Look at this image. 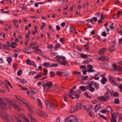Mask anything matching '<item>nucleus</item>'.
<instances>
[{
	"mask_svg": "<svg viewBox=\"0 0 122 122\" xmlns=\"http://www.w3.org/2000/svg\"><path fill=\"white\" fill-rule=\"evenodd\" d=\"M42 77V76L41 74H39L37 75L35 77V79H37L39 78H40Z\"/></svg>",
	"mask_w": 122,
	"mask_h": 122,
	"instance_id": "obj_44",
	"label": "nucleus"
},
{
	"mask_svg": "<svg viewBox=\"0 0 122 122\" xmlns=\"http://www.w3.org/2000/svg\"><path fill=\"white\" fill-rule=\"evenodd\" d=\"M92 60L91 59H88V60L86 61H83L82 63L83 64H87L89 63L90 62L92 61Z\"/></svg>",
	"mask_w": 122,
	"mask_h": 122,
	"instance_id": "obj_21",
	"label": "nucleus"
},
{
	"mask_svg": "<svg viewBox=\"0 0 122 122\" xmlns=\"http://www.w3.org/2000/svg\"><path fill=\"white\" fill-rule=\"evenodd\" d=\"M45 103L46 106V107L47 109L50 110H52L53 108V106L51 103H49L48 104L47 102H48L47 101L45 102Z\"/></svg>",
	"mask_w": 122,
	"mask_h": 122,
	"instance_id": "obj_8",
	"label": "nucleus"
},
{
	"mask_svg": "<svg viewBox=\"0 0 122 122\" xmlns=\"http://www.w3.org/2000/svg\"><path fill=\"white\" fill-rule=\"evenodd\" d=\"M13 21L15 24L14 26L15 27H17L18 26V23H16L17 22V20H13Z\"/></svg>",
	"mask_w": 122,
	"mask_h": 122,
	"instance_id": "obj_29",
	"label": "nucleus"
},
{
	"mask_svg": "<svg viewBox=\"0 0 122 122\" xmlns=\"http://www.w3.org/2000/svg\"><path fill=\"white\" fill-rule=\"evenodd\" d=\"M95 87L96 88V89H97L99 88V85L97 83L95 82L94 84Z\"/></svg>",
	"mask_w": 122,
	"mask_h": 122,
	"instance_id": "obj_47",
	"label": "nucleus"
},
{
	"mask_svg": "<svg viewBox=\"0 0 122 122\" xmlns=\"http://www.w3.org/2000/svg\"><path fill=\"white\" fill-rule=\"evenodd\" d=\"M76 88V86H74L68 93V96H69V97L71 98L72 99H74V98H76V91L74 90Z\"/></svg>",
	"mask_w": 122,
	"mask_h": 122,
	"instance_id": "obj_1",
	"label": "nucleus"
},
{
	"mask_svg": "<svg viewBox=\"0 0 122 122\" xmlns=\"http://www.w3.org/2000/svg\"><path fill=\"white\" fill-rule=\"evenodd\" d=\"M114 103L115 104H119L120 103L119 100L118 98L115 99L114 101Z\"/></svg>",
	"mask_w": 122,
	"mask_h": 122,
	"instance_id": "obj_36",
	"label": "nucleus"
},
{
	"mask_svg": "<svg viewBox=\"0 0 122 122\" xmlns=\"http://www.w3.org/2000/svg\"><path fill=\"white\" fill-rule=\"evenodd\" d=\"M98 115H99L101 117L104 119L105 120H106L107 119V118L105 116H104L101 115L100 113H98Z\"/></svg>",
	"mask_w": 122,
	"mask_h": 122,
	"instance_id": "obj_43",
	"label": "nucleus"
},
{
	"mask_svg": "<svg viewBox=\"0 0 122 122\" xmlns=\"http://www.w3.org/2000/svg\"><path fill=\"white\" fill-rule=\"evenodd\" d=\"M107 81V79L105 77H103L102 79L101 80L102 83L104 85L106 83V82Z\"/></svg>",
	"mask_w": 122,
	"mask_h": 122,
	"instance_id": "obj_13",
	"label": "nucleus"
},
{
	"mask_svg": "<svg viewBox=\"0 0 122 122\" xmlns=\"http://www.w3.org/2000/svg\"><path fill=\"white\" fill-rule=\"evenodd\" d=\"M37 100L39 106L41 107L42 106V105L40 100L38 98L37 99Z\"/></svg>",
	"mask_w": 122,
	"mask_h": 122,
	"instance_id": "obj_38",
	"label": "nucleus"
},
{
	"mask_svg": "<svg viewBox=\"0 0 122 122\" xmlns=\"http://www.w3.org/2000/svg\"><path fill=\"white\" fill-rule=\"evenodd\" d=\"M113 97H118L119 96L118 93L117 92H115L113 94Z\"/></svg>",
	"mask_w": 122,
	"mask_h": 122,
	"instance_id": "obj_37",
	"label": "nucleus"
},
{
	"mask_svg": "<svg viewBox=\"0 0 122 122\" xmlns=\"http://www.w3.org/2000/svg\"><path fill=\"white\" fill-rule=\"evenodd\" d=\"M11 105L13 106L15 108L17 109H18L19 110H20V108H21L19 106L15 104L14 103H12L11 104Z\"/></svg>",
	"mask_w": 122,
	"mask_h": 122,
	"instance_id": "obj_23",
	"label": "nucleus"
},
{
	"mask_svg": "<svg viewBox=\"0 0 122 122\" xmlns=\"http://www.w3.org/2000/svg\"><path fill=\"white\" fill-rule=\"evenodd\" d=\"M100 104H97L95 106L94 108V111L95 112H97L98 110L99 109L100 107Z\"/></svg>",
	"mask_w": 122,
	"mask_h": 122,
	"instance_id": "obj_17",
	"label": "nucleus"
},
{
	"mask_svg": "<svg viewBox=\"0 0 122 122\" xmlns=\"http://www.w3.org/2000/svg\"><path fill=\"white\" fill-rule=\"evenodd\" d=\"M105 97L107 100L109 99L110 97L109 95V93L108 92H107L105 93Z\"/></svg>",
	"mask_w": 122,
	"mask_h": 122,
	"instance_id": "obj_28",
	"label": "nucleus"
},
{
	"mask_svg": "<svg viewBox=\"0 0 122 122\" xmlns=\"http://www.w3.org/2000/svg\"><path fill=\"white\" fill-rule=\"evenodd\" d=\"M62 97L63 98L64 100L66 102H67V98L66 96L65 95H64L62 96Z\"/></svg>",
	"mask_w": 122,
	"mask_h": 122,
	"instance_id": "obj_58",
	"label": "nucleus"
},
{
	"mask_svg": "<svg viewBox=\"0 0 122 122\" xmlns=\"http://www.w3.org/2000/svg\"><path fill=\"white\" fill-rule=\"evenodd\" d=\"M56 61L59 63V61H61V57L60 56H59L57 55L56 56Z\"/></svg>",
	"mask_w": 122,
	"mask_h": 122,
	"instance_id": "obj_32",
	"label": "nucleus"
},
{
	"mask_svg": "<svg viewBox=\"0 0 122 122\" xmlns=\"http://www.w3.org/2000/svg\"><path fill=\"white\" fill-rule=\"evenodd\" d=\"M80 88L82 91H86L85 89V86H81L80 87Z\"/></svg>",
	"mask_w": 122,
	"mask_h": 122,
	"instance_id": "obj_42",
	"label": "nucleus"
},
{
	"mask_svg": "<svg viewBox=\"0 0 122 122\" xmlns=\"http://www.w3.org/2000/svg\"><path fill=\"white\" fill-rule=\"evenodd\" d=\"M37 113L40 116L46 118L47 117V114L46 113L40 110H37Z\"/></svg>",
	"mask_w": 122,
	"mask_h": 122,
	"instance_id": "obj_3",
	"label": "nucleus"
},
{
	"mask_svg": "<svg viewBox=\"0 0 122 122\" xmlns=\"http://www.w3.org/2000/svg\"><path fill=\"white\" fill-rule=\"evenodd\" d=\"M46 25L45 23L43 22L42 23V25L41 26V30H43V29L44 27Z\"/></svg>",
	"mask_w": 122,
	"mask_h": 122,
	"instance_id": "obj_56",
	"label": "nucleus"
},
{
	"mask_svg": "<svg viewBox=\"0 0 122 122\" xmlns=\"http://www.w3.org/2000/svg\"><path fill=\"white\" fill-rule=\"evenodd\" d=\"M98 99L102 101H106L107 100L105 97L103 96L99 97Z\"/></svg>",
	"mask_w": 122,
	"mask_h": 122,
	"instance_id": "obj_14",
	"label": "nucleus"
},
{
	"mask_svg": "<svg viewBox=\"0 0 122 122\" xmlns=\"http://www.w3.org/2000/svg\"><path fill=\"white\" fill-rule=\"evenodd\" d=\"M102 36L105 37L107 35V34L106 33V32L105 31L103 32L102 34Z\"/></svg>",
	"mask_w": 122,
	"mask_h": 122,
	"instance_id": "obj_60",
	"label": "nucleus"
},
{
	"mask_svg": "<svg viewBox=\"0 0 122 122\" xmlns=\"http://www.w3.org/2000/svg\"><path fill=\"white\" fill-rule=\"evenodd\" d=\"M83 101H81L79 103L77 104V110H79L81 109L83 105Z\"/></svg>",
	"mask_w": 122,
	"mask_h": 122,
	"instance_id": "obj_4",
	"label": "nucleus"
},
{
	"mask_svg": "<svg viewBox=\"0 0 122 122\" xmlns=\"http://www.w3.org/2000/svg\"><path fill=\"white\" fill-rule=\"evenodd\" d=\"M62 73L60 71H57L56 73L57 75L59 76H61Z\"/></svg>",
	"mask_w": 122,
	"mask_h": 122,
	"instance_id": "obj_63",
	"label": "nucleus"
},
{
	"mask_svg": "<svg viewBox=\"0 0 122 122\" xmlns=\"http://www.w3.org/2000/svg\"><path fill=\"white\" fill-rule=\"evenodd\" d=\"M78 78L77 81H81L82 80V76L79 75L77 76Z\"/></svg>",
	"mask_w": 122,
	"mask_h": 122,
	"instance_id": "obj_30",
	"label": "nucleus"
},
{
	"mask_svg": "<svg viewBox=\"0 0 122 122\" xmlns=\"http://www.w3.org/2000/svg\"><path fill=\"white\" fill-rule=\"evenodd\" d=\"M27 105V107L28 110L30 112V113L32 112L33 111L31 109L30 106L28 105V104Z\"/></svg>",
	"mask_w": 122,
	"mask_h": 122,
	"instance_id": "obj_33",
	"label": "nucleus"
},
{
	"mask_svg": "<svg viewBox=\"0 0 122 122\" xmlns=\"http://www.w3.org/2000/svg\"><path fill=\"white\" fill-rule=\"evenodd\" d=\"M6 104L5 103L3 100L0 98V110H4L6 111L7 110L6 106Z\"/></svg>",
	"mask_w": 122,
	"mask_h": 122,
	"instance_id": "obj_2",
	"label": "nucleus"
},
{
	"mask_svg": "<svg viewBox=\"0 0 122 122\" xmlns=\"http://www.w3.org/2000/svg\"><path fill=\"white\" fill-rule=\"evenodd\" d=\"M87 67L88 68L87 71L89 73L93 72L95 71L94 70L92 69L93 67L92 65H88Z\"/></svg>",
	"mask_w": 122,
	"mask_h": 122,
	"instance_id": "obj_6",
	"label": "nucleus"
},
{
	"mask_svg": "<svg viewBox=\"0 0 122 122\" xmlns=\"http://www.w3.org/2000/svg\"><path fill=\"white\" fill-rule=\"evenodd\" d=\"M71 116H70L66 118L65 120V122H74L73 119L71 118Z\"/></svg>",
	"mask_w": 122,
	"mask_h": 122,
	"instance_id": "obj_9",
	"label": "nucleus"
},
{
	"mask_svg": "<svg viewBox=\"0 0 122 122\" xmlns=\"http://www.w3.org/2000/svg\"><path fill=\"white\" fill-rule=\"evenodd\" d=\"M84 95L87 98H89L90 99H91L92 97L91 96H89L88 95V93L87 92H85L84 94Z\"/></svg>",
	"mask_w": 122,
	"mask_h": 122,
	"instance_id": "obj_35",
	"label": "nucleus"
},
{
	"mask_svg": "<svg viewBox=\"0 0 122 122\" xmlns=\"http://www.w3.org/2000/svg\"><path fill=\"white\" fill-rule=\"evenodd\" d=\"M105 56H103L101 57L100 58V60L103 61H107V59H106V58L105 57Z\"/></svg>",
	"mask_w": 122,
	"mask_h": 122,
	"instance_id": "obj_26",
	"label": "nucleus"
},
{
	"mask_svg": "<svg viewBox=\"0 0 122 122\" xmlns=\"http://www.w3.org/2000/svg\"><path fill=\"white\" fill-rule=\"evenodd\" d=\"M52 85V82L51 81H49V83H46L45 84V86H47L49 87H50Z\"/></svg>",
	"mask_w": 122,
	"mask_h": 122,
	"instance_id": "obj_25",
	"label": "nucleus"
},
{
	"mask_svg": "<svg viewBox=\"0 0 122 122\" xmlns=\"http://www.w3.org/2000/svg\"><path fill=\"white\" fill-rule=\"evenodd\" d=\"M106 49H105L104 48H102V50H100V51L99 52V54L100 55H102V54L104 53V51L106 50Z\"/></svg>",
	"mask_w": 122,
	"mask_h": 122,
	"instance_id": "obj_27",
	"label": "nucleus"
},
{
	"mask_svg": "<svg viewBox=\"0 0 122 122\" xmlns=\"http://www.w3.org/2000/svg\"><path fill=\"white\" fill-rule=\"evenodd\" d=\"M37 44V42L36 41H35L34 43L30 44L29 45L31 46H32L36 45Z\"/></svg>",
	"mask_w": 122,
	"mask_h": 122,
	"instance_id": "obj_51",
	"label": "nucleus"
},
{
	"mask_svg": "<svg viewBox=\"0 0 122 122\" xmlns=\"http://www.w3.org/2000/svg\"><path fill=\"white\" fill-rule=\"evenodd\" d=\"M4 99L5 101H6L7 102L9 103H10V105H11V104L12 103H12V102L9 100L8 98H6Z\"/></svg>",
	"mask_w": 122,
	"mask_h": 122,
	"instance_id": "obj_40",
	"label": "nucleus"
},
{
	"mask_svg": "<svg viewBox=\"0 0 122 122\" xmlns=\"http://www.w3.org/2000/svg\"><path fill=\"white\" fill-rule=\"evenodd\" d=\"M117 31L119 33L122 35V29L120 28L118 29Z\"/></svg>",
	"mask_w": 122,
	"mask_h": 122,
	"instance_id": "obj_46",
	"label": "nucleus"
},
{
	"mask_svg": "<svg viewBox=\"0 0 122 122\" xmlns=\"http://www.w3.org/2000/svg\"><path fill=\"white\" fill-rule=\"evenodd\" d=\"M89 90L92 92H94L95 89L94 88L92 87V86H91L90 87V89Z\"/></svg>",
	"mask_w": 122,
	"mask_h": 122,
	"instance_id": "obj_49",
	"label": "nucleus"
},
{
	"mask_svg": "<svg viewBox=\"0 0 122 122\" xmlns=\"http://www.w3.org/2000/svg\"><path fill=\"white\" fill-rule=\"evenodd\" d=\"M22 71L20 70H19L17 72V74L19 76H20L22 74Z\"/></svg>",
	"mask_w": 122,
	"mask_h": 122,
	"instance_id": "obj_55",
	"label": "nucleus"
},
{
	"mask_svg": "<svg viewBox=\"0 0 122 122\" xmlns=\"http://www.w3.org/2000/svg\"><path fill=\"white\" fill-rule=\"evenodd\" d=\"M117 114L118 115H119V118L121 119H122V117L121 114L118 112H117Z\"/></svg>",
	"mask_w": 122,
	"mask_h": 122,
	"instance_id": "obj_62",
	"label": "nucleus"
},
{
	"mask_svg": "<svg viewBox=\"0 0 122 122\" xmlns=\"http://www.w3.org/2000/svg\"><path fill=\"white\" fill-rule=\"evenodd\" d=\"M58 64L57 63H53L50 64V67H56L58 66Z\"/></svg>",
	"mask_w": 122,
	"mask_h": 122,
	"instance_id": "obj_22",
	"label": "nucleus"
},
{
	"mask_svg": "<svg viewBox=\"0 0 122 122\" xmlns=\"http://www.w3.org/2000/svg\"><path fill=\"white\" fill-rule=\"evenodd\" d=\"M89 113L90 116L91 117H95L94 114L93 112H89Z\"/></svg>",
	"mask_w": 122,
	"mask_h": 122,
	"instance_id": "obj_45",
	"label": "nucleus"
},
{
	"mask_svg": "<svg viewBox=\"0 0 122 122\" xmlns=\"http://www.w3.org/2000/svg\"><path fill=\"white\" fill-rule=\"evenodd\" d=\"M36 73V72L35 71H31L29 72V75H33L35 74Z\"/></svg>",
	"mask_w": 122,
	"mask_h": 122,
	"instance_id": "obj_52",
	"label": "nucleus"
},
{
	"mask_svg": "<svg viewBox=\"0 0 122 122\" xmlns=\"http://www.w3.org/2000/svg\"><path fill=\"white\" fill-rule=\"evenodd\" d=\"M17 102L19 103L22 105H23L24 104L25 105H27L28 104V102L24 99L23 98L19 101L17 100Z\"/></svg>",
	"mask_w": 122,
	"mask_h": 122,
	"instance_id": "obj_7",
	"label": "nucleus"
},
{
	"mask_svg": "<svg viewBox=\"0 0 122 122\" xmlns=\"http://www.w3.org/2000/svg\"><path fill=\"white\" fill-rule=\"evenodd\" d=\"M9 116L8 114H6L5 115V119L8 121L7 122H11L10 121H9Z\"/></svg>",
	"mask_w": 122,
	"mask_h": 122,
	"instance_id": "obj_39",
	"label": "nucleus"
},
{
	"mask_svg": "<svg viewBox=\"0 0 122 122\" xmlns=\"http://www.w3.org/2000/svg\"><path fill=\"white\" fill-rule=\"evenodd\" d=\"M107 110L108 112H110L111 113H112L113 112L112 109L110 106H108L107 107Z\"/></svg>",
	"mask_w": 122,
	"mask_h": 122,
	"instance_id": "obj_20",
	"label": "nucleus"
},
{
	"mask_svg": "<svg viewBox=\"0 0 122 122\" xmlns=\"http://www.w3.org/2000/svg\"><path fill=\"white\" fill-rule=\"evenodd\" d=\"M60 57L61 59L63 60H64L66 59V58L65 57L63 56H60Z\"/></svg>",
	"mask_w": 122,
	"mask_h": 122,
	"instance_id": "obj_64",
	"label": "nucleus"
},
{
	"mask_svg": "<svg viewBox=\"0 0 122 122\" xmlns=\"http://www.w3.org/2000/svg\"><path fill=\"white\" fill-rule=\"evenodd\" d=\"M109 81L111 83H113L114 85H115V82L114 80V78L112 76H110L109 77Z\"/></svg>",
	"mask_w": 122,
	"mask_h": 122,
	"instance_id": "obj_10",
	"label": "nucleus"
},
{
	"mask_svg": "<svg viewBox=\"0 0 122 122\" xmlns=\"http://www.w3.org/2000/svg\"><path fill=\"white\" fill-rule=\"evenodd\" d=\"M42 65L43 66H45L46 67H50V63L48 62H44L43 63Z\"/></svg>",
	"mask_w": 122,
	"mask_h": 122,
	"instance_id": "obj_16",
	"label": "nucleus"
},
{
	"mask_svg": "<svg viewBox=\"0 0 122 122\" xmlns=\"http://www.w3.org/2000/svg\"><path fill=\"white\" fill-rule=\"evenodd\" d=\"M51 103L54 106H56L57 105L56 104V102L55 99H52L51 100Z\"/></svg>",
	"mask_w": 122,
	"mask_h": 122,
	"instance_id": "obj_18",
	"label": "nucleus"
},
{
	"mask_svg": "<svg viewBox=\"0 0 122 122\" xmlns=\"http://www.w3.org/2000/svg\"><path fill=\"white\" fill-rule=\"evenodd\" d=\"M1 35L2 36L1 37V40L3 41L5 40V34L4 33H1Z\"/></svg>",
	"mask_w": 122,
	"mask_h": 122,
	"instance_id": "obj_34",
	"label": "nucleus"
},
{
	"mask_svg": "<svg viewBox=\"0 0 122 122\" xmlns=\"http://www.w3.org/2000/svg\"><path fill=\"white\" fill-rule=\"evenodd\" d=\"M61 46L59 43L56 44L54 47V50H57L58 48Z\"/></svg>",
	"mask_w": 122,
	"mask_h": 122,
	"instance_id": "obj_19",
	"label": "nucleus"
},
{
	"mask_svg": "<svg viewBox=\"0 0 122 122\" xmlns=\"http://www.w3.org/2000/svg\"><path fill=\"white\" fill-rule=\"evenodd\" d=\"M30 120L32 122H36L33 117H31L30 118Z\"/></svg>",
	"mask_w": 122,
	"mask_h": 122,
	"instance_id": "obj_59",
	"label": "nucleus"
},
{
	"mask_svg": "<svg viewBox=\"0 0 122 122\" xmlns=\"http://www.w3.org/2000/svg\"><path fill=\"white\" fill-rule=\"evenodd\" d=\"M31 48H32V47H29L27 48H25L23 50L24 52L27 53L33 52V51L31 50Z\"/></svg>",
	"mask_w": 122,
	"mask_h": 122,
	"instance_id": "obj_5",
	"label": "nucleus"
},
{
	"mask_svg": "<svg viewBox=\"0 0 122 122\" xmlns=\"http://www.w3.org/2000/svg\"><path fill=\"white\" fill-rule=\"evenodd\" d=\"M80 55L81 57L83 58L86 59L87 57V55L86 54H81Z\"/></svg>",
	"mask_w": 122,
	"mask_h": 122,
	"instance_id": "obj_31",
	"label": "nucleus"
},
{
	"mask_svg": "<svg viewBox=\"0 0 122 122\" xmlns=\"http://www.w3.org/2000/svg\"><path fill=\"white\" fill-rule=\"evenodd\" d=\"M111 114L112 119H115L117 118V116L116 114V113L114 112L113 114H112V113Z\"/></svg>",
	"mask_w": 122,
	"mask_h": 122,
	"instance_id": "obj_24",
	"label": "nucleus"
},
{
	"mask_svg": "<svg viewBox=\"0 0 122 122\" xmlns=\"http://www.w3.org/2000/svg\"><path fill=\"white\" fill-rule=\"evenodd\" d=\"M94 78H95V79L96 80H98L99 78V77H96V76H93L91 79H90V80H91L93 79Z\"/></svg>",
	"mask_w": 122,
	"mask_h": 122,
	"instance_id": "obj_54",
	"label": "nucleus"
},
{
	"mask_svg": "<svg viewBox=\"0 0 122 122\" xmlns=\"http://www.w3.org/2000/svg\"><path fill=\"white\" fill-rule=\"evenodd\" d=\"M7 61L9 63H10L11 61V57L9 56L7 58Z\"/></svg>",
	"mask_w": 122,
	"mask_h": 122,
	"instance_id": "obj_41",
	"label": "nucleus"
},
{
	"mask_svg": "<svg viewBox=\"0 0 122 122\" xmlns=\"http://www.w3.org/2000/svg\"><path fill=\"white\" fill-rule=\"evenodd\" d=\"M76 107H75L74 106H71L70 108V112L73 113L76 110Z\"/></svg>",
	"mask_w": 122,
	"mask_h": 122,
	"instance_id": "obj_15",
	"label": "nucleus"
},
{
	"mask_svg": "<svg viewBox=\"0 0 122 122\" xmlns=\"http://www.w3.org/2000/svg\"><path fill=\"white\" fill-rule=\"evenodd\" d=\"M44 73L43 74V75H46L47 74V69L46 68L45 69H44Z\"/></svg>",
	"mask_w": 122,
	"mask_h": 122,
	"instance_id": "obj_50",
	"label": "nucleus"
},
{
	"mask_svg": "<svg viewBox=\"0 0 122 122\" xmlns=\"http://www.w3.org/2000/svg\"><path fill=\"white\" fill-rule=\"evenodd\" d=\"M26 64L27 65H29L30 66L32 65L34 63V61H31L27 59L26 60Z\"/></svg>",
	"mask_w": 122,
	"mask_h": 122,
	"instance_id": "obj_12",
	"label": "nucleus"
},
{
	"mask_svg": "<svg viewBox=\"0 0 122 122\" xmlns=\"http://www.w3.org/2000/svg\"><path fill=\"white\" fill-rule=\"evenodd\" d=\"M60 64L65 66H68L69 65L67 63L66 61H60L59 62Z\"/></svg>",
	"mask_w": 122,
	"mask_h": 122,
	"instance_id": "obj_11",
	"label": "nucleus"
},
{
	"mask_svg": "<svg viewBox=\"0 0 122 122\" xmlns=\"http://www.w3.org/2000/svg\"><path fill=\"white\" fill-rule=\"evenodd\" d=\"M51 77H54L55 75V73L53 71H51L50 72Z\"/></svg>",
	"mask_w": 122,
	"mask_h": 122,
	"instance_id": "obj_53",
	"label": "nucleus"
},
{
	"mask_svg": "<svg viewBox=\"0 0 122 122\" xmlns=\"http://www.w3.org/2000/svg\"><path fill=\"white\" fill-rule=\"evenodd\" d=\"M15 97H16V98L17 99V101L18 100L19 101L22 98H21L19 96H15Z\"/></svg>",
	"mask_w": 122,
	"mask_h": 122,
	"instance_id": "obj_57",
	"label": "nucleus"
},
{
	"mask_svg": "<svg viewBox=\"0 0 122 122\" xmlns=\"http://www.w3.org/2000/svg\"><path fill=\"white\" fill-rule=\"evenodd\" d=\"M20 82L24 84L26 82V81L24 79H21L20 80Z\"/></svg>",
	"mask_w": 122,
	"mask_h": 122,
	"instance_id": "obj_48",
	"label": "nucleus"
},
{
	"mask_svg": "<svg viewBox=\"0 0 122 122\" xmlns=\"http://www.w3.org/2000/svg\"><path fill=\"white\" fill-rule=\"evenodd\" d=\"M112 66L114 67V71L117 70V69L116 68L117 65L115 64H113L112 65Z\"/></svg>",
	"mask_w": 122,
	"mask_h": 122,
	"instance_id": "obj_61",
	"label": "nucleus"
}]
</instances>
